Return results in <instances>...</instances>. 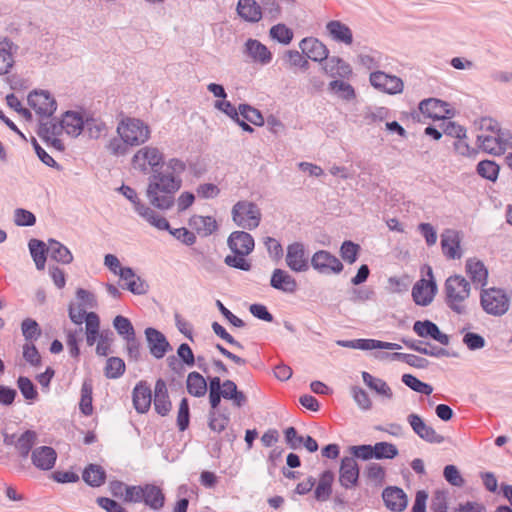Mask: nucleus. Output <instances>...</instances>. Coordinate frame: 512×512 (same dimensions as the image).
<instances>
[{"instance_id":"1a4fd4ad","label":"nucleus","mask_w":512,"mask_h":512,"mask_svg":"<svg viewBox=\"0 0 512 512\" xmlns=\"http://www.w3.org/2000/svg\"><path fill=\"white\" fill-rule=\"evenodd\" d=\"M28 104L35 112L49 118L57 109V102L51 93L47 90H33L27 97Z\"/></svg>"},{"instance_id":"c03bdc74","label":"nucleus","mask_w":512,"mask_h":512,"mask_svg":"<svg viewBox=\"0 0 512 512\" xmlns=\"http://www.w3.org/2000/svg\"><path fill=\"white\" fill-rule=\"evenodd\" d=\"M63 124L61 120L53 118L50 121H40L37 129V135L45 142L48 143L51 136H60L63 133Z\"/></svg>"},{"instance_id":"473e14b6","label":"nucleus","mask_w":512,"mask_h":512,"mask_svg":"<svg viewBox=\"0 0 512 512\" xmlns=\"http://www.w3.org/2000/svg\"><path fill=\"white\" fill-rule=\"evenodd\" d=\"M119 191L133 204L135 211L150 223L152 218L156 215V212L140 201L136 191L124 184L119 188Z\"/></svg>"},{"instance_id":"603ef678","label":"nucleus","mask_w":512,"mask_h":512,"mask_svg":"<svg viewBox=\"0 0 512 512\" xmlns=\"http://www.w3.org/2000/svg\"><path fill=\"white\" fill-rule=\"evenodd\" d=\"M269 36L272 40L282 45H288L293 40V30L283 23L273 25L269 30Z\"/></svg>"},{"instance_id":"0eeeda50","label":"nucleus","mask_w":512,"mask_h":512,"mask_svg":"<svg viewBox=\"0 0 512 512\" xmlns=\"http://www.w3.org/2000/svg\"><path fill=\"white\" fill-rule=\"evenodd\" d=\"M369 82L374 89L390 95L399 94L404 88V83L401 78L380 70L370 73Z\"/></svg>"},{"instance_id":"6ab92c4d","label":"nucleus","mask_w":512,"mask_h":512,"mask_svg":"<svg viewBox=\"0 0 512 512\" xmlns=\"http://www.w3.org/2000/svg\"><path fill=\"white\" fill-rule=\"evenodd\" d=\"M382 498L385 506L393 512H402L408 504L407 495L397 486L386 487L382 492Z\"/></svg>"},{"instance_id":"e2e57ef3","label":"nucleus","mask_w":512,"mask_h":512,"mask_svg":"<svg viewBox=\"0 0 512 512\" xmlns=\"http://www.w3.org/2000/svg\"><path fill=\"white\" fill-rule=\"evenodd\" d=\"M361 247L351 240H345L340 247V256L349 264H353L358 259Z\"/></svg>"},{"instance_id":"37998d69","label":"nucleus","mask_w":512,"mask_h":512,"mask_svg":"<svg viewBox=\"0 0 512 512\" xmlns=\"http://www.w3.org/2000/svg\"><path fill=\"white\" fill-rule=\"evenodd\" d=\"M328 91L344 101H352L356 98L354 87L343 80L335 79L328 84Z\"/></svg>"},{"instance_id":"5701e85b","label":"nucleus","mask_w":512,"mask_h":512,"mask_svg":"<svg viewBox=\"0 0 512 512\" xmlns=\"http://www.w3.org/2000/svg\"><path fill=\"white\" fill-rule=\"evenodd\" d=\"M270 286L276 290L289 294L294 293L298 288L296 279L286 270L281 268L273 270L270 277Z\"/></svg>"},{"instance_id":"de8ad7c7","label":"nucleus","mask_w":512,"mask_h":512,"mask_svg":"<svg viewBox=\"0 0 512 512\" xmlns=\"http://www.w3.org/2000/svg\"><path fill=\"white\" fill-rule=\"evenodd\" d=\"M37 439L33 430L24 431L16 440L15 448L22 458H27Z\"/></svg>"},{"instance_id":"ddd939ff","label":"nucleus","mask_w":512,"mask_h":512,"mask_svg":"<svg viewBox=\"0 0 512 512\" xmlns=\"http://www.w3.org/2000/svg\"><path fill=\"white\" fill-rule=\"evenodd\" d=\"M144 334L149 351L154 358L162 359L167 352L172 350L166 336L156 328L147 327Z\"/></svg>"},{"instance_id":"b1692460","label":"nucleus","mask_w":512,"mask_h":512,"mask_svg":"<svg viewBox=\"0 0 512 512\" xmlns=\"http://www.w3.org/2000/svg\"><path fill=\"white\" fill-rule=\"evenodd\" d=\"M16 45L8 37H0V75H6L14 66V53L18 50Z\"/></svg>"},{"instance_id":"9b49d317","label":"nucleus","mask_w":512,"mask_h":512,"mask_svg":"<svg viewBox=\"0 0 512 512\" xmlns=\"http://www.w3.org/2000/svg\"><path fill=\"white\" fill-rule=\"evenodd\" d=\"M149 224L158 230L168 231L169 234L186 246H192L196 243L197 238L194 232L185 227L172 228L169 221L157 213Z\"/></svg>"},{"instance_id":"20e7f679","label":"nucleus","mask_w":512,"mask_h":512,"mask_svg":"<svg viewBox=\"0 0 512 512\" xmlns=\"http://www.w3.org/2000/svg\"><path fill=\"white\" fill-rule=\"evenodd\" d=\"M232 220L234 223L244 229H256L261 221V210L254 202L241 200L232 207Z\"/></svg>"},{"instance_id":"423d86ee","label":"nucleus","mask_w":512,"mask_h":512,"mask_svg":"<svg viewBox=\"0 0 512 512\" xmlns=\"http://www.w3.org/2000/svg\"><path fill=\"white\" fill-rule=\"evenodd\" d=\"M309 252L304 243L295 241L286 248L285 263L287 267L296 273L307 272L310 268Z\"/></svg>"},{"instance_id":"49530a36","label":"nucleus","mask_w":512,"mask_h":512,"mask_svg":"<svg viewBox=\"0 0 512 512\" xmlns=\"http://www.w3.org/2000/svg\"><path fill=\"white\" fill-rule=\"evenodd\" d=\"M362 379L363 382L377 394L384 396L388 399H391L393 397V393L390 386L383 379L376 378L366 371L362 372Z\"/></svg>"},{"instance_id":"412c9836","label":"nucleus","mask_w":512,"mask_h":512,"mask_svg":"<svg viewBox=\"0 0 512 512\" xmlns=\"http://www.w3.org/2000/svg\"><path fill=\"white\" fill-rule=\"evenodd\" d=\"M119 276L125 281L124 289H127L135 295H144L149 290V284L146 280L136 275L131 267L120 268Z\"/></svg>"},{"instance_id":"39448f33","label":"nucleus","mask_w":512,"mask_h":512,"mask_svg":"<svg viewBox=\"0 0 512 512\" xmlns=\"http://www.w3.org/2000/svg\"><path fill=\"white\" fill-rule=\"evenodd\" d=\"M480 303L487 314L502 316L509 309L510 298L503 289L492 287L481 291Z\"/></svg>"},{"instance_id":"dca6fc26","label":"nucleus","mask_w":512,"mask_h":512,"mask_svg":"<svg viewBox=\"0 0 512 512\" xmlns=\"http://www.w3.org/2000/svg\"><path fill=\"white\" fill-rule=\"evenodd\" d=\"M413 331L421 338H431L444 346L450 343V336L443 333L431 320L415 321Z\"/></svg>"},{"instance_id":"338daca9","label":"nucleus","mask_w":512,"mask_h":512,"mask_svg":"<svg viewBox=\"0 0 512 512\" xmlns=\"http://www.w3.org/2000/svg\"><path fill=\"white\" fill-rule=\"evenodd\" d=\"M248 254H234L227 255L224 258V263L231 267L242 271H250L252 268V264L249 260L245 258Z\"/></svg>"},{"instance_id":"4d7b16f0","label":"nucleus","mask_w":512,"mask_h":512,"mask_svg":"<svg viewBox=\"0 0 512 512\" xmlns=\"http://www.w3.org/2000/svg\"><path fill=\"white\" fill-rule=\"evenodd\" d=\"M401 381L409 387L411 390L429 396L433 392V387L425 383L421 380H419L416 376L412 374H403L401 377Z\"/></svg>"},{"instance_id":"aec40b11","label":"nucleus","mask_w":512,"mask_h":512,"mask_svg":"<svg viewBox=\"0 0 512 512\" xmlns=\"http://www.w3.org/2000/svg\"><path fill=\"white\" fill-rule=\"evenodd\" d=\"M132 401L135 410L144 414L149 411L152 402V391L146 381H139L132 391Z\"/></svg>"},{"instance_id":"f704fd0d","label":"nucleus","mask_w":512,"mask_h":512,"mask_svg":"<svg viewBox=\"0 0 512 512\" xmlns=\"http://www.w3.org/2000/svg\"><path fill=\"white\" fill-rule=\"evenodd\" d=\"M82 479L90 487L97 488L106 482L107 473L101 465L90 463L84 468Z\"/></svg>"},{"instance_id":"8fccbe9b","label":"nucleus","mask_w":512,"mask_h":512,"mask_svg":"<svg viewBox=\"0 0 512 512\" xmlns=\"http://www.w3.org/2000/svg\"><path fill=\"white\" fill-rule=\"evenodd\" d=\"M476 172L482 178L495 182L498 179L500 166L493 160H482L476 166Z\"/></svg>"},{"instance_id":"69168bd1","label":"nucleus","mask_w":512,"mask_h":512,"mask_svg":"<svg viewBox=\"0 0 512 512\" xmlns=\"http://www.w3.org/2000/svg\"><path fill=\"white\" fill-rule=\"evenodd\" d=\"M190 423V407L187 398H182L179 404L177 415V426L179 431L184 432L188 429Z\"/></svg>"},{"instance_id":"c85d7f7f","label":"nucleus","mask_w":512,"mask_h":512,"mask_svg":"<svg viewBox=\"0 0 512 512\" xmlns=\"http://www.w3.org/2000/svg\"><path fill=\"white\" fill-rule=\"evenodd\" d=\"M244 52L254 62L260 63L261 65L269 64L273 57L271 51L266 45L261 43L259 40L251 38L245 42Z\"/></svg>"},{"instance_id":"4468645a","label":"nucleus","mask_w":512,"mask_h":512,"mask_svg":"<svg viewBox=\"0 0 512 512\" xmlns=\"http://www.w3.org/2000/svg\"><path fill=\"white\" fill-rule=\"evenodd\" d=\"M360 468L353 457L345 456L341 459L339 468V483L345 489H351L359 484Z\"/></svg>"},{"instance_id":"a19ab883","label":"nucleus","mask_w":512,"mask_h":512,"mask_svg":"<svg viewBox=\"0 0 512 512\" xmlns=\"http://www.w3.org/2000/svg\"><path fill=\"white\" fill-rule=\"evenodd\" d=\"M186 389L191 396L197 398L203 397L208 389L207 381L202 374L197 371H192L187 375Z\"/></svg>"},{"instance_id":"393cba45","label":"nucleus","mask_w":512,"mask_h":512,"mask_svg":"<svg viewBox=\"0 0 512 512\" xmlns=\"http://www.w3.org/2000/svg\"><path fill=\"white\" fill-rule=\"evenodd\" d=\"M166 497L163 490L152 483L143 485V493L141 502L150 509L160 511L165 505Z\"/></svg>"},{"instance_id":"6e6d98bb","label":"nucleus","mask_w":512,"mask_h":512,"mask_svg":"<svg viewBox=\"0 0 512 512\" xmlns=\"http://www.w3.org/2000/svg\"><path fill=\"white\" fill-rule=\"evenodd\" d=\"M365 477L373 482L376 487H381L385 483L386 471L379 463L371 462L365 467Z\"/></svg>"},{"instance_id":"f8f14e48","label":"nucleus","mask_w":512,"mask_h":512,"mask_svg":"<svg viewBox=\"0 0 512 512\" xmlns=\"http://www.w3.org/2000/svg\"><path fill=\"white\" fill-rule=\"evenodd\" d=\"M407 422L413 432L422 440L432 444H441L445 441L444 436L438 434L432 426L427 425L420 415L416 413L409 414Z\"/></svg>"},{"instance_id":"680f3d73","label":"nucleus","mask_w":512,"mask_h":512,"mask_svg":"<svg viewBox=\"0 0 512 512\" xmlns=\"http://www.w3.org/2000/svg\"><path fill=\"white\" fill-rule=\"evenodd\" d=\"M84 130L92 139H98L107 131L105 122L93 117H86Z\"/></svg>"},{"instance_id":"58836bf2","label":"nucleus","mask_w":512,"mask_h":512,"mask_svg":"<svg viewBox=\"0 0 512 512\" xmlns=\"http://www.w3.org/2000/svg\"><path fill=\"white\" fill-rule=\"evenodd\" d=\"M223 398L230 400L233 406L241 408L246 405L248 398L243 391L238 390L236 383L232 380H225L221 390Z\"/></svg>"},{"instance_id":"7ed1b4c3","label":"nucleus","mask_w":512,"mask_h":512,"mask_svg":"<svg viewBox=\"0 0 512 512\" xmlns=\"http://www.w3.org/2000/svg\"><path fill=\"white\" fill-rule=\"evenodd\" d=\"M446 304L457 314L466 313L465 307L460 305L470 294V283L460 275L450 276L445 285Z\"/></svg>"},{"instance_id":"79ce46f5","label":"nucleus","mask_w":512,"mask_h":512,"mask_svg":"<svg viewBox=\"0 0 512 512\" xmlns=\"http://www.w3.org/2000/svg\"><path fill=\"white\" fill-rule=\"evenodd\" d=\"M466 272L473 283L485 286L487 283L488 270L480 260L470 258L466 261Z\"/></svg>"},{"instance_id":"ea45409f","label":"nucleus","mask_w":512,"mask_h":512,"mask_svg":"<svg viewBox=\"0 0 512 512\" xmlns=\"http://www.w3.org/2000/svg\"><path fill=\"white\" fill-rule=\"evenodd\" d=\"M477 142H479L480 148L489 154L499 156L505 151V141L498 135H478Z\"/></svg>"},{"instance_id":"864d4df0","label":"nucleus","mask_w":512,"mask_h":512,"mask_svg":"<svg viewBox=\"0 0 512 512\" xmlns=\"http://www.w3.org/2000/svg\"><path fill=\"white\" fill-rule=\"evenodd\" d=\"M126 370V365L123 359L120 357H109L106 361V366L104 368V375L108 379H118L120 378Z\"/></svg>"},{"instance_id":"f257e3e1","label":"nucleus","mask_w":512,"mask_h":512,"mask_svg":"<svg viewBox=\"0 0 512 512\" xmlns=\"http://www.w3.org/2000/svg\"><path fill=\"white\" fill-rule=\"evenodd\" d=\"M132 167L148 178L146 196L149 203L159 210H169L174 206L175 193L181 188L182 180L178 177L186 170V164L178 159H170L163 171L164 155L156 147L145 146L138 150L131 160Z\"/></svg>"},{"instance_id":"a18cd8bd","label":"nucleus","mask_w":512,"mask_h":512,"mask_svg":"<svg viewBox=\"0 0 512 512\" xmlns=\"http://www.w3.org/2000/svg\"><path fill=\"white\" fill-rule=\"evenodd\" d=\"M48 244L51 259L62 264H70L73 261L71 251L61 242L49 239Z\"/></svg>"},{"instance_id":"5fc2aeb1","label":"nucleus","mask_w":512,"mask_h":512,"mask_svg":"<svg viewBox=\"0 0 512 512\" xmlns=\"http://www.w3.org/2000/svg\"><path fill=\"white\" fill-rule=\"evenodd\" d=\"M239 116L255 126H263L265 123L262 113L255 107L241 103L238 106Z\"/></svg>"},{"instance_id":"a878e982","label":"nucleus","mask_w":512,"mask_h":512,"mask_svg":"<svg viewBox=\"0 0 512 512\" xmlns=\"http://www.w3.org/2000/svg\"><path fill=\"white\" fill-rule=\"evenodd\" d=\"M154 409L161 416H167L172 409L166 382L162 378L157 379L155 382Z\"/></svg>"},{"instance_id":"cd10ccee","label":"nucleus","mask_w":512,"mask_h":512,"mask_svg":"<svg viewBox=\"0 0 512 512\" xmlns=\"http://www.w3.org/2000/svg\"><path fill=\"white\" fill-rule=\"evenodd\" d=\"M57 453L50 446L35 448L31 454L32 463L40 470H51L56 462Z\"/></svg>"},{"instance_id":"052dcab7","label":"nucleus","mask_w":512,"mask_h":512,"mask_svg":"<svg viewBox=\"0 0 512 512\" xmlns=\"http://www.w3.org/2000/svg\"><path fill=\"white\" fill-rule=\"evenodd\" d=\"M17 387L22 396L29 401H34L38 398V391L32 380L26 376H19L17 379Z\"/></svg>"},{"instance_id":"72a5a7b5","label":"nucleus","mask_w":512,"mask_h":512,"mask_svg":"<svg viewBox=\"0 0 512 512\" xmlns=\"http://www.w3.org/2000/svg\"><path fill=\"white\" fill-rule=\"evenodd\" d=\"M326 30L331 38L337 42L350 45L353 42L351 29L339 20H331L326 24Z\"/></svg>"},{"instance_id":"09e8293b","label":"nucleus","mask_w":512,"mask_h":512,"mask_svg":"<svg viewBox=\"0 0 512 512\" xmlns=\"http://www.w3.org/2000/svg\"><path fill=\"white\" fill-rule=\"evenodd\" d=\"M374 459L376 460H392L399 455L397 446L393 443L381 441L373 445Z\"/></svg>"},{"instance_id":"bb28decb","label":"nucleus","mask_w":512,"mask_h":512,"mask_svg":"<svg viewBox=\"0 0 512 512\" xmlns=\"http://www.w3.org/2000/svg\"><path fill=\"white\" fill-rule=\"evenodd\" d=\"M188 225L201 237H208L219 229V225L214 217L197 214L189 218Z\"/></svg>"},{"instance_id":"f3484780","label":"nucleus","mask_w":512,"mask_h":512,"mask_svg":"<svg viewBox=\"0 0 512 512\" xmlns=\"http://www.w3.org/2000/svg\"><path fill=\"white\" fill-rule=\"evenodd\" d=\"M302 53L314 62L322 63L328 59L329 50L324 43L314 37L303 38L299 43Z\"/></svg>"},{"instance_id":"13d9d810","label":"nucleus","mask_w":512,"mask_h":512,"mask_svg":"<svg viewBox=\"0 0 512 512\" xmlns=\"http://www.w3.org/2000/svg\"><path fill=\"white\" fill-rule=\"evenodd\" d=\"M357 349L360 350H373V349H386V350H400L401 346L397 343L384 342L376 339H357Z\"/></svg>"},{"instance_id":"c756f323","label":"nucleus","mask_w":512,"mask_h":512,"mask_svg":"<svg viewBox=\"0 0 512 512\" xmlns=\"http://www.w3.org/2000/svg\"><path fill=\"white\" fill-rule=\"evenodd\" d=\"M85 119L81 112L68 110L61 119L63 130L72 137H78L84 131Z\"/></svg>"},{"instance_id":"c9c22d12","label":"nucleus","mask_w":512,"mask_h":512,"mask_svg":"<svg viewBox=\"0 0 512 512\" xmlns=\"http://www.w3.org/2000/svg\"><path fill=\"white\" fill-rule=\"evenodd\" d=\"M379 359H387L391 358L393 360H401L404 363L408 364L409 366L419 368V369H425L429 365V361L426 358L414 355V354H407V353H400V352H393V353H387L382 352L376 355Z\"/></svg>"},{"instance_id":"0e129e2a","label":"nucleus","mask_w":512,"mask_h":512,"mask_svg":"<svg viewBox=\"0 0 512 512\" xmlns=\"http://www.w3.org/2000/svg\"><path fill=\"white\" fill-rule=\"evenodd\" d=\"M21 330L26 341L37 340L41 335L38 322L32 318H26L22 321Z\"/></svg>"},{"instance_id":"7c9ffc66","label":"nucleus","mask_w":512,"mask_h":512,"mask_svg":"<svg viewBox=\"0 0 512 512\" xmlns=\"http://www.w3.org/2000/svg\"><path fill=\"white\" fill-rule=\"evenodd\" d=\"M322 69L325 74L333 78H349L353 73L350 64L338 56H328V59L325 60V64L322 66Z\"/></svg>"},{"instance_id":"4be33fe9","label":"nucleus","mask_w":512,"mask_h":512,"mask_svg":"<svg viewBox=\"0 0 512 512\" xmlns=\"http://www.w3.org/2000/svg\"><path fill=\"white\" fill-rule=\"evenodd\" d=\"M236 12L248 23H258L263 18L262 7L256 0H238Z\"/></svg>"},{"instance_id":"e433bc0d","label":"nucleus","mask_w":512,"mask_h":512,"mask_svg":"<svg viewBox=\"0 0 512 512\" xmlns=\"http://www.w3.org/2000/svg\"><path fill=\"white\" fill-rule=\"evenodd\" d=\"M334 477L335 475L331 470H325L321 473L319 482L314 491V497L317 501L324 502L330 498Z\"/></svg>"},{"instance_id":"bf43d9fd","label":"nucleus","mask_w":512,"mask_h":512,"mask_svg":"<svg viewBox=\"0 0 512 512\" xmlns=\"http://www.w3.org/2000/svg\"><path fill=\"white\" fill-rule=\"evenodd\" d=\"M113 326L117 333L124 338V340L136 336L135 329L131 321L125 316L117 315L113 319Z\"/></svg>"},{"instance_id":"3c124183","label":"nucleus","mask_w":512,"mask_h":512,"mask_svg":"<svg viewBox=\"0 0 512 512\" xmlns=\"http://www.w3.org/2000/svg\"><path fill=\"white\" fill-rule=\"evenodd\" d=\"M93 386L90 381H84L81 386V398L79 402V409L85 416H90L93 413Z\"/></svg>"},{"instance_id":"a211bd4d","label":"nucleus","mask_w":512,"mask_h":512,"mask_svg":"<svg viewBox=\"0 0 512 512\" xmlns=\"http://www.w3.org/2000/svg\"><path fill=\"white\" fill-rule=\"evenodd\" d=\"M227 245L234 254H250L255 247L254 238L245 231H234L228 239Z\"/></svg>"},{"instance_id":"f03ea898","label":"nucleus","mask_w":512,"mask_h":512,"mask_svg":"<svg viewBox=\"0 0 512 512\" xmlns=\"http://www.w3.org/2000/svg\"><path fill=\"white\" fill-rule=\"evenodd\" d=\"M117 135L112 137L105 145L110 155L115 157L125 156L130 152V147L140 146L150 138L151 130L141 119L125 117L117 125Z\"/></svg>"},{"instance_id":"6e6552de","label":"nucleus","mask_w":512,"mask_h":512,"mask_svg":"<svg viewBox=\"0 0 512 512\" xmlns=\"http://www.w3.org/2000/svg\"><path fill=\"white\" fill-rule=\"evenodd\" d=\"M310 267L323 275L339 274L344 268L342 262L326 250L316 251L312 255Z\"/></svg>"},{"instance_id":"774afa93","label":"nucleus","mask_w":512,"mask_h":512,"mask_svg":"<svg viewBox=\"0 0 512 512\" xmlns=\"http://www.w3.org/2000/svg\"><path fill=\"white\" fill-rule=\"evenodd\" d=\"M114 340V333L110 329L101 331L96 346V354L98 356H107L110 353V346Z\"/></svg>"},{"instance_id":"9d476101","label":"nucleus","mask_w":512,"mask_h":512,"mask_svg":"<svg viewBox=\"0 0 512 512\" xmlns=\"http://www.w3.org/2000/svg\"><path fill=\"white\" fill-rule=\"evenodd\" d=\"M429 280L424 278L418 280L412 288L413 301L419 306H428L437 293V284L433 278L431 267L428 266Z\"/></svg>"},{"instance_id":"2eb2a0df","label":"nucleus","mask_w":512,"mask_h":512,"mask_svg":"<svg viewBox=\"0 0 512 512\" xmlns=\"http://www.w3.org/2000/svg\"><path fill=\"white\" fill-rule=\"evenodd\" d=\"M449 104L437 98L424 99L419 103L420 112L428 118L436 119L450 118L454 111L448 108Z\"/></svg>"},{"instance_id":"4c0bfd02","label":"nucleus","mask_w":512,"mask_h":512,"mask_svg":"<svg viewBox=\"0 0 512 512\" xmlns=\"http://www.w3.org/2000/svg\"><path fill=\"white\" fill-rule=\"evenodd\" d=\"M28 247L36 268L43 270L45 268L47 254L49 253V245L47 246L42 240L33 238L29 240Z\"/></svg>"},{"instance_id":"2f4dec72","label":"nucleus","mask_w":512,"mask_h":512,"mask_svg":"<svg viewBox=\"0 0 512 512\" xmlns=\"http://www.w3.org/2000/svg\"><path fill=\"white\" fill-rule=\"evenodd\" d=\"M441 248L448 259H460L462 254L458 232L450 229L445 230L441 235Z\"/></svg>"}]
</instances>
